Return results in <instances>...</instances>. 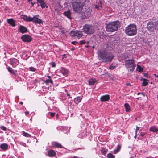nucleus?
Returning <instances> with one entry per match:
<instances>
[{"label":"nucleus","instance_id":"1","mask_svg":"<svg viewBox=\"0 0 158 158\" xmlns=\"http://www.w3.org/2000/svg\"><path fill=\"white\" fill-rule=\"evenodd\" d=\"M72 3L74 11L78 13L81 12L85 5V3L82 0H72Z\"/></svg>","mask_w":158,"mask_h":158},{"label":"nucleus","instance_id":"2","mask_svg":"<svg viewBox=\"0 0 158 158\" xmlns=\"http://www.w3.org/2000/svg\"><path fill=\"white\" fill-rule=\"evenodd\" d=\"M120 26L121 23L119 21H114L109 23L107 25L106 31L109 32H113L117 30Z\"/></svg>","mask_w":158,"mask_h":158},{"label":"nucleus","instance_id":"3","mask_svg":"<svg viewBox=\"0 0 158 158\" xmlns=\"http://www.w3.org/2000/svg\"><path fill=\"white\" fill-rule=\"evenodd\" d=\"M137 31L136 26L134 24H131L126 27L125 32L127 35L132 36L136 34Z\"/></svg>","mask_w":158,"mask_h":158},{"label":"nucleus","instance_id":"4","mask_svg":"<svg viewBox=\"0 0 158 158\" xmlns=\"http://www.w3.org/2000/svg\"><path fill=\"white\" fill-rule=\"evenodd\" d=\"M99 56L105 61H111L113 58L112 54H107L105 52L99 51Z\"/></svg>","mask_w":158,"mask_h":158},{"label":"nucleus","instance_id":"5","mask_svg":"<svg viewBox=\"0 0 158 158\" xmlns=\"http://www.w3.org/2000/svg\"><path fill=\"white\" fill-rule=\"evenodd\" d=\"M125 65L126 68L129 69L130 72H133L136 66L134 60L132 59L127 60L125 61Z\"/></svg>","mask_w":158,"mask_h":158},{"label":"nucleus","instance_id":"6","mask_svg":"<svg viewBox=\"0 0 158 158\" xmlns=\"http://www.w3.org/2000/svg\"><path fill=\"white\" fill-rule=\"evenodd\" d=\"M83 28V31L87 34H92L95 31L94 26L88 24H86L84 26Z\"/></svg>","mask_w":158,"mask_h":158},{"label":"nucleus","instance_id":"7","mask_svg":"<svg viewBox=\"0 0 158 158\" xmlns=\"http://www.w3.org/2000/svg\"><path fill=\"white\" fill-rule=\"evenodd\" d=\"M147 28L149 31L153 32L156 30V25L155 21H150L147 24Z\"/></svg>","mask_w":158,"mask_h":158},{"label":"nucleus","instance_id":"8","mask_svg":"<svg viewBox=\"0 0 158 158\" xmlns=\"http://www.w3.org/2000/svg\"><path fill=\"white\" fill-rule=\"evenodd\" d=\"M70 35L72 37L79 39L82 36L83 34L82 32L80 31H72L70 32Z\"/></svg>","mask_w":158,"mask_h":158},{"label":"nucleus","instance_id":"9","mask_svg":"<svg viewBox=\"0 0 158 158\" xmlns=\"http://www.w3.org/2000/svg\"><path fill=\"white\" fill-rule=\"evenodd\" d=\"M22 40L25 42H29L32 40L31 37L28 35H23L21 37Z\"/></svg>","mask_w":158,"mask_h":158},{"label":"nucleus","instance_id":"10","mask_svg":"<svg viewBox=\"0 0 158 158\" xmlns=\"http://www.w3.org/2000/svg\"><path fill=\"white\" fill-rule=\"evenodd\" d=\"M39 16V15H36L33 17V22L34 23L36 24H40L43 23L42 20L38 18Z\"/></svg>","mask_w":158,"mask_h":158},{"label":"nucleus","instance_id":"11","mask_svg":"<svg viewBox=\"0 0 158 158\" xmlns=\"http://www.w3.org/2000/svg\"><path fill=\"white\" fill-rule=\"evenodd\" d=\"M21 18L26 21L33 22V17L32 18L30 17H28L25 15H22L21 16Z\"/></svg>","mask_w":158,"mask_h":158},{"label":"nucleus","instance_id":"12","mask_svg":"<svg viewBox=\"0 0 158 158\" xmlns=\"http://www.w3.org/2000/svg\"><path fill=\"white\" fill-rule=\"evenodd\" d=\"M110 99L109 95H106L102 96L101 97L100 99L101 101L102 102H105L107 101Z\"/></svg>","mask_w":158,"mask_h":158},{"label":"nucleus","instance_id":"13","mask_svg":"<svg viewBox=\"0 0 158 158\" xmlns=\"http://www.w3.org/2000/svg\"><path fill=\"white\" fill-rule=\"evenodd\" d=\"M7 21L8 23L13 27H15V21L13 19H8Z\"/></svg>","mask_w":158,"mask_h":158},{"label":"nucleus","instance_id":"14","mask_svg":"<svg viewBox=\"0 0 158 158\" xmlns=\"http://www.w3.org/2000/svg\"><path fill=\"white\" fill-rule=\"evenodd\" d=\"M60 72L64 75H66L68 74V71L66 69L64 68H61L60 70Z\"/></svg>","mask_w":158,"mask_h":158},{"label":"nucleus","instance_id":"15","mask_svg":"<svg viewBox=\"0 0 158 158\" xmlns=\"http://www.w3.org/2000/svg\"><path fill=\"white\" fill-rule=\"evenodd\" d=\"M19 29L20 32L22 33H24L27 31V29L23 26H20L19 27Z\"/></svg>","mask_w":158,"mask_h":158},{"label":"nucleus","instance_id":"16","mask_svg":"<svg viewBox=\"0 0 158 158\" xmlns=\"http://www.w3.org/2000/svg\"><path fill=\"white\" fill-rule=\"evenodd\" d=\"M56 154L55 152L52 150H49L48 152V155L49 156L52 157L55 156Z\"/></svg>","mask_w":158,"mask_h":158},{"label":"nucleus","instance_id":"17","mask_svg":"<svg viewBox=\"0 0 158 158\" xmlns=\"http://www.w3.org/2000/svg\"><path fill=\"white\" fill-rule=\"evenodd\" d=\"M64 15L69 18L71 19V13L69 10L65 11L64 12Z\"/></svg>","mask_w":158,"mask_h":158},{"label":"nucleus","instance_id":"18","mask_svg":"<svg viewBox=\"0 0 158 158\" xmlns=\"http://www.w3.org/2000/svg\"><path fill=\"white\" fill-rule=\"evenodd\" d=\"M82 98L80 97H77L74 99V102L76 103H78L80 102Z\"/></svg>","mask_w":158,"mask_h":158},{"label":"nucleus","instance_id":"19","mask_svg":"<svg viewBox=\"0 0 158 158\" xmlns=\"http://www.w3.org/2000/svg\"><path fill=\"white\" fill-rule=\"evenodd\" d=\"M8 71L11 73L15 74L16 73V71L13 70L11 68L9 67L8 68Z\"/></svg>","mask_w":158,"mask_h":158},{"label":"nucleus","instance_id":"20","mask_svg":"<svg viewBox=\"0 0 158 158\" xmlns=\"http://www.w3.org/2000/svg\"><path fill=\"white\" fill-rule=\"evenodd\" d=\"M52 145L53 146H55L58 148H61L62 147V146L60 144L57 142H54L53 143Z\"/></svg>","mask_w":158,"mask_h":158},{"label":"nucleus","instance_id":"21","mask_svg":"<svg viewBox=\"0 0 158 158\" xmlns=\"http://www.w3.org/2000/svg\"><path fill=\"white\" fill-rule=\"evenodd\" d=\"M150 130L151 131L155 132H158V129H157L156 127L155 126H153L151 127L150 128Z\"/></svg>","mask_w":158,"mask_h":158},{"label":"nucleus","instance_id":"22","mask_svg":"<svg viewBox=\"0 0 158 158\" xmlns=\"http://www.w3.org/2000/svg\"><path fill=\"white\" fill-rule=\"evenodd\" d=\"M97 81L95 79H90L89 80V83L90 85H93L94 83Z\"/></svg>","mask_w":158,"mask_h":158},{"label":"nucleus","instance_id":"23","mask_svg":"<svg viewBox=\"0 0 158 158\" xmlns=\"http://www.w3.org/2000/svg\"><path fill=\"white\" fill-rule=\"evenodd\" d=\"M0 147L2 149L6 150L7 149L8 147V145L6 143H4L1 144Z\"/></svg>","mask_w":158,"mask_h":158},{"label":"nucleus","instance_id":"24","mask_svg":"<svg viewBox=\"0 0 158 158\" xmlns=\"http://www.w3.org/2000/svg\"><path fill=\"white\" fill-rule=\"evenodd\" d=\"M126 111V112H129L130 110V108L129 105L127 103H125L124 105Z\"/></svg>","mask_w":158,"mask_h":158},{"label":"nucleus","instance_id":"25","mask_svg":"<svg viewBox=\"0 0 158 158\" xmlns=\"http://www.w3.org/2000/svg\"><path fill=\"white\" fill-rule=\"evenodd\" d=\"M95 8L98 9H99L100 7L101 8L102 7L101 1H99V2L98 3V4L95 5Z\"/></svg>","mask_w":158,"mask_h":158},{"label":"nucleus","instance_id":"26","mask_svg":"<svg viewBox=\"0 0 158 158\" xmlns=\"http://www.w3.org/2000/svg\"><path fill=\"white\" fill-rule=\"evenodd\" d=\"M121 148V146L120 145H118L117 149L114 150V153L116 154L118 153L120 150Z\"/></svg>","mask_w":158,"mask_h":158},{"label":"nucleus","instance_id":"27","mask_svg":"<svg viewBox=\"0 0 158 158\" xmlns=\"http://www.w3.org/2000/svg\"><path fill=\"white\" fill-rule=\"evenodd\" d=\"M143 81L142 83V85L143 86H146L148 84V82H147V79H143Z\"/></svg>","mask_w":158,"mask_h":158},{"label":"nucleus","instance_id":"28","mask_svg":"<svg viewBox=\"0 0 158 158\" xmlns=\"http://www.w3.org/2000/svg\"><path fill=\"white\" fill-rule=\"evenodd\" d=\"M11 64L13 65L14 64V63L16 64L18 63L17 60L16 59H13L11 60Z\"/></svg>","mask_w":158,"mask_h":158},{"label":"nucleus","instance_id":"29","mask_svg":"<svg viewBox=\"0 0 158 158\" xmlns=\"http://www.w3.org/2000/svg\"><path fill=\"white\" fill-rule=\"evenodd\" d=\"M137 69H138V71L139 72H142L143 71V68H141V66L139 65H137Z\"/></svg>","mask_w":158,"mask_h":158},{"label":"nucleus","instance_id":"30","mask_svg":"<svg viewBox=\"0 0 158 158\" xmlns=\"http://www.w3.org/2000/svg\"><path fill=\"white\" fill-rule=\"evenodd\" d=\"M23 135L26 137H31V135L28 134L27 133H26L25 132H23Z\"/></svg>","mask_w":158,"mask_h":158},{"label":"nucleus","instance_id":"31","mask_svg":"<svg viewBox=\"0 0 158 158\" xmlns=\"http://www.w3.org/2000/svg\"><path fill=\"white\" fill-rule=\"evenodd\" d=\"M155 23L156 25V30L158 31V20L155 21Z\"/></svg>","mask_w":158,"mask_h":158},{"label":"nucleus","instance_id":"32","mask_svg":"<svg viewBox=\"0 0 158 158\" xmlns=\"http://www.w3.org/2000/svg\"><path fill=\"white\" fill-rule=\"evenodd\" d=\"M45 83L47 84L50 83H52V81L51 79H47L46 80Z\"/></svg>","mask_w":158,"mask_h":158},{"label":"nucleus","instance_id":"33","mask_svg":"<svg viewBox=\"0 0 158 158\" xmlns=\"http://www.w3.org/2000/svg\"><path fill=\"white\" fill-rule=\"evenodd\" d=\"M40 5L41 7L43 8L45 7L46 6V4L44 1L40 4Z\"/></svg>","mask_w":158,"mask_h":158},{"label":"nucleus","instance_id":"34","mask_svg":"<svg viewBox=\"0 0 158 158\" xmlns=\"http://www.w3.org/2000/svg\"><path fill=\"white\" fill-rule=\"evenodd\" d=\"M107 157L108 158H115L114 156L111 153H109L107 155Z\"/></svg>","mask_w":158,"mask_h":158},{"label":"nucleus","instance_id":"35","mask_svg":"<svg viewBox=\"0 0 158 158\" xmlns=\"http://www.w3.org/2000/svg\"><path fill=\"white\" fill-rule=\"evenodd\" d=\"M107 152V150L105 148H103L101 152L103 154H106Z\"/></svg>","mask_w":158,"mask_h":158},{"label":"nucleus","instance_id":"36","mask_svg":"<svg viewBox=\"0 0 158 158\" xmlns=\"http://www.w3.org/2000/svg\"><path fill=\"white\" fill-rule=\"evenodd\" d=\"M30 70L32 71H35L36 70V69L32 67L29 68Z\"/></svg>","mask_w":158,"mask_h":158},{"label":"nucleus","instance_id":"37","mask_svg":"<svg viewBox=\"0 0 158 158\" xmlns=\"http://www.w3.org/2000/svg\"><path fill=\"white\" fill-rule=\"evenodd\" d=\"M0 128L2 129L4 131H6V127L3 126H1Z\"/></svg>","mask_w":158,"mask_h":158},{"label":"nucleus","instance_id":"38","mask_svg":"<svg viewBox=\"0 0 158 158\" xmlns=\"http://www.w3.org/2000/svg\"><path fill=\"white\" fill-rule=\"evenodd\" d=\"M51 65L52 67H55L56 66V64L54 62H52L51 63Z\"/></svg>","mask_w":158,"mask_h":158},{"label":"nucleus","instance_id":"39","mask_svg":"<svg viewBox=\"0 0 158 158\" xmlns=\"http://www.w3.org/2000/svg\"><path fill=\"white\" fill-rule=\"evenodd\" d=\"M49 113L50 114V115L52 117L54 116L55 114V113H54L50 112Z\"/></svg>","mask_w":158,"mask_h":158},{"label":"nucleus","instance_id":"40","mask_svg":"<svg viewBox=\"0 0 158 158\" xmlns=\"http://www.w3.org/2000/svg\"><path fill=\"white\" fill-rule=\"evenodd\" d=\"M80 42L81 45H82L85 43V41H81Z\"/></svg>","mask_w":158,"mask_h":158},{"label":"nucleus","instance_id":"41","mask_svg":"<svg viewBox=\"0 0 158 158\" xmlns=\"http://www.w3.org/2000/svg\"><path fill=\"white\" fill-rule=\"evenodd\" d=\"M38 2L41 4L44 1L43 0H37Z\"/></svg>","mask_w":158,"mask_h":158},{"label":"nucleus","instance_id":"42","mask_svg":"<svg viewBox=\"0 0 158 158\" xmlns=\"http://www.w3.org/2000/svg\"><path fill=\"white\" fill-rule=\"evenodd\" d=\"M139 94H141L143 96H145V95L143 93H138V95H139Z\"/></svg>","mask_w":158,"mask_h":158},{"label":"nucleus","instance_id":"43","mask_svg":"<svg viewBox=\"0 0 158 158\" xmlns=\"http://www.w3.org/2000/svg\"><path fill=\"white\" fill-rule=\"evenodd\" d=\"M139 127H136V131H135L136 134L137 133V131H138L139 130Z\"/></svg>","mask_w":158,"mask_h":158},{"label":"nucleus","instance_id":"44","mask_svg":"<svg viewBox=\"0 0 158 158\" xmlns=\"http://www.w3.org/2000/svg\"><path fill=\"white\" fill-rule=\"evenodd\" d=\"M115 68L114 67H112V66H110V68L111 69H113Z\"/></svg>","mask_w":158,"mask_h":158},{"label":"nucleus","instance_id":"45","mask_svg":"<svg viewBox=\"0 0 158 158\" xmlns=\"http://www.w3.org/2000/svg\"><path fill=\"white\" fill-rule=\"evenodd\" d=\"M76 43H77L76 41H73L71 42V43L73 44H75Z\"/></svg>","mask_w":158,"mask_h":158},{"label":"nucleus","instance_id":"46","mask_svg":"<svg viewBox=\"0 0 158 158\" xmlns=\"http://www.w3.org/2000/svg\"><path fill=\"white\" fill-rule=\"evenodd\" d=\"M29 112L28 111H27L25 112V114L26 115H27L28 114H29Z\"/></svg>","mask_w":158,"mask_h":158},{"label":"nucleus","instance_id":"47","mask_svg":"<svg viewBox=\"0 0 158 158\" xmlns=\"http://www.w3.org/2000/svg\"><path fill=\"white\" fill-rule=\"evenodd\" d=\"M126 85H127V86H130L131 85V84L130 83H127Z\"/></svg>","mask_w":158,"mask_h":158},{"label":"nucleus","instance_id":"48","mask_svg":"<svg viewBox=\"0 0 158 158\" xmlns=\"http://www.w3.org/2000/svg\"><path fill=\"white\" fill-rule=\"evenodd\" d=\"M31 4H32V6H33L35 4V3H33L32 2H31Z\"/></svg>","mask_w":158,"mask_h":158},{"label":"nucleus","instance_id":"49","mask_svg":"<svg viewBox=\"0 0 158 158\" xmlns=\"http://www.w3.org/2000/svg\"><path fill=\"white\" fill-rule=\"evenodd\" d=\"M154 75L156 77L158 78V75H157L156 74H154Z\"/></svg>","mask_w":158,"mask_h":158},{"label":"nucleus","instance_id":"50","mask_svg":"<svg viewBox=\"0 0 158 158\" xmlns=\"http://www.w3.org/2000/svg\"><path fill=\"white\" fill-rule=\"evenodd\" d=\"M140 135L141 136H142L143 137L144 136V134H142V133H141Z\"/></svg>","mask_w":158,"mask_h":158},{"label":"nucleus","instance_id":"51","mask_svg":"<svg viewBox=\"0 0 158 158\" xmlns=\"http://www.w3.org/2000/svg\"><path fill=\"white\" fill-rule=\"evenodd\" d=\"M67 95L68 96H70V94L68 93H67Z\"/></svg>","mask_w":158,"mask_h":158},{"label":"nucleus","instance_id":"52","mask_svg":"<svg viewBox=\"0 0 158 158\" xmlns=\"http://www.w3.org/2000/svg\"><path fill=\"white\" fill-rule=\"evenodd\" d=\"M136 136H137V135H136H136H135V136H134V138H136Z\"/></svg>","mask_w":158,"mask_h":158},{"label":"nucleus","instance_id":"53","mask_svg":"<svg viewBox=\"0 0 158 158\" xmlns=\"http://www.w3.org/2000/svg\"><path fill=\"white\" fill-rule=\"evenodd\" d=\"M47 77L49 78H51V77L50 76H47Z\"/></svg>","mask_w":158,"mask_h":158},{"label":"nucleus","instance_id":"54","mask_svg":"<svg viewBox=\"0 0 158 158\" xmlns=\"http://www.w3.org/2000/svg\"><path fill=\"white\" fill-rule=\"evenodd\" d=\"M69 104H70V105H71V104H72V102H70L69 103Z\"/></svg>","mask_w":158,"mask_h":158},{"label":"nucleus","instance_id":"55","mask_svg":"<svg viewBox=\"0 0 158 158\" xmlns=\"http://www.w3.org/2000/svg\"><path fill=\"white\" fill-rule=\"evenodd\" d=\"M20 104L21 105L22 104H23V102H20Z\"/></svg>","mask_w":158,"mask_h":158},{"label":"nucleus","instance_id":"56","mask_svg":"<svg viewBox=\"0 0 158 158\" xmlns=\"http://www.w3.org/2000/svg\"><path fill=\"white\" fill-rule=\"evenodd\" d=\"M9 158H15L13 157H10Z\"/></svg>","mask_w":158,"mask_h":158},{"label":"nucleus","instance_id":"57","mask_svg":"<svg viewBox=\"0 0 158 158\" xmlns=\"http://www.w3.org/2000/svg\"><path fill=\"white\" fill-rule=\"evenodd\" d=\"M89 47V45H87V46H86V47H87H87Z\"/></svg>","mask_w":158,"mask_h":158},{"label":"nucleus","instance_id":"58","mask_svg":"<svg viewBox=\"0 0 158 158\" xmlns=\"http://www.w3.org/2000/svg\"><path fill=\"white\" fill-rule=\"evenodd\" d=\"M32 0H28V2H30V1H31Z\"/></svg>","mask_w":158,"mask_h":158},{"label":"nucleus","instance_id":"59","mask_svg":"<svg viewBox=\"0 0 158 158\" xmlns=\"http://www.w3.org/2000/svg\"><path fill=\"white\" fill-rule=\"evenodd\" d=\"M56 117H58V114H57V115H56Z\"/></svg>","mask_w":158,"mask_h":158},{"label":"nucleus","instance_id":"60","mask_svg":"<svg viewBox=\"0 0 158 158\" xmlns=\"http://www.w3.org/2000/svg\"><path fill=\"white\" fill-rule=\"evenodd\" d=\"M93 48H94V46H93Z\"/></svg>","mask_w":158,"mask_h":158},{"label":"nucleus","instance_id":"61","mask_svg":"<svg viewBox=\"0 0 158 158\" xmlns=\"http://www.w3.org/2000/svg\"><path fill=\"white\" fill-rule=\"evenodd\" d=\"M137 99H139V98H137Z\"/></svg>","mask_w":158,"mask_h":158},{"label":"nucleus","instance_id":"62","mask_svg":"<svg viewBox=\"0 0 158 158\" xmlns=\"http://www.w3.org/2000/svg\"><path fill=\"white\" fill-rule=\"evenodd\" d=\"M65 91L66 92H67V90H65Z\"/></svg>","mask_w":158,"mask_h":158},{"label":"nucleus","instance_id":"63","mask_svg":"<svg viewBox=\"0 0 158 158\" xmlns=\"http://www.w3.org/2000/svg\"><path fill=\"white\" fill-rule=\"evenodd\" d=\"M157 98H158V95H157Z\"/></svg>","mask_w":158,"mask_h":158},{"label":"nucleus","instance_id":"64","mask_svg":"<svg viewBox=\"0 0 158 158\" xmlns=\"http://www.w3.org/2000/svg\"><path fill=\"white\" fill-rule=\"evenodd\" d=\"M89 42H87V43H89Z\"/></svg>","mask_w":158,"mask_h":158}]
</instances>
